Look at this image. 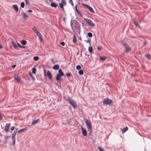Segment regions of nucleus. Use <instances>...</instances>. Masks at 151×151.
Listing matches in <instances>:
<instances>
[{
  "instance_id": "obj_1",
  "label": "nucleus",
  "mask_w": 151,
  "mask_h": 151,
  "mask_svg": "<svg viewBox=\"0 0 151 151\" xmlns=\"http://www.w3.org/2000/svg\"><path fill=\"white\" fill-rule=\"evenodd\" d=\"M72 30L80 33L81 32L80 27L77 21L75 20L71 23Z\"/></svg>"
},
{
  "instance_id": "obj_2",
  "label": "nucleus",
  "mask_w": 151,
  "mask_h": 151,
  "mask_svg": "<svg viewBox=\"0 0 151 151\" xmlns=\"http://www.w3.org/2000/svg\"><path fill=\"white\" fill-rule=\"evenodd\" d=\"M123 46L125 49V50L124 51V52H129L131 51V47L127 44L125 43H123Z\"/></svg>"
},
{
  "instance_id": "obj_3",
  "label": "nucleus",
  "mask_w": 151,
  "mask_h": 151,
  "mask_svg": "<svg viewBox=\"0 0 151 151\" xmlns=\"http://www.w3.org/2000/svg\"><path fill=\"white\" fill-rule=\"evenodd\" d=\"M68 100L73 107L75 108L77 107L76 103L74 100L70 97L68 98Z\"/></svg>"
},
{
  "instance_id": "obj_4",
  "label": "nucleus",
  "mask_w": 151,
  "mask_h": 151,
  "mask_svg": "<svg viewBox=\"0 0 151 151\" xmlns=\"http://www.w3.org/2000/svg\"><path fill=\"white\" fill-rule=\"evenodd\" d=\"M85 121L86 123L87 127L88 129V130H90L91 132L92 130V125L91 122L87 119H86Z\"/></svg>"
},
{
  "instance_id": "obj_5",
  "label": "nucleus",
  "mask_w": 151,
  "mask_h": 151,
  "mask_svg": "<svg viewBox=\"0 0 151 151\" xmlns=\"http://www.w3.org/2000/svg\"><path fill=\"white\" fill-rule=\"evenodd\" d=\"M112 101L108 99H105L103 101V103L104 104L111 105L112 103Z\"/></svg>"
},
{
  "instance_id": "obj_6",
  "label": "nucleus",
  "mask_w": 151,
  "mask_h": 151,
  "mask_svg": "<svg viewBox=\"0 0 151 151\" xmlns=\"http://www.w3.org/2000/svg\"><path fill=\"white\" fill-rule=\"evenodd\" d=\"M82 5L84 7L88 9L92 13H94V12L92 8L90 6H88L87 4H82Z\"/></svg>"
},
{
  "instance_id": "obj_7",
  "label": "nucleus",
  "mask_w": 151,
  "mask_h": 151,
  "mask_svg": "<svg viewBox=\"0 0 151 151\" xmlns=\"http://www.w3.org/2000/svg\"><path fill=\"white\" fill-rule=\"evenodd\" d=\"M84 19L90 26H94L93 22L90 19L87 18H84Z\"/></svg>"
},
{
  "instance_id": "obj_8",
  "label": "nucleus",
  "mask_w": 151,
  "mask_h": 151,
  "mask_svg": "<svg viewBox=\"0 0 151 151\" xmlns=\"http://www.w3.org/2000/svg\"><path fill=\"white\" fill-rule=\"evenodd\" d=\"M81 129L83 135L84 136H86L87 132L86 129L84 128L82 126H81Z\"/></svg>"
},
{
  "instance_id": "obj_9",
  "label": "nucleus",
  "mask_w": 151,
  "mask_h": 151,
  "mask_svg": "<svg viewBox=\"0 0 151 151\" xmlns=\"http://www.w3.org/2000/svg\"><path fill=\"white\" fill-rule=\"evenodd\" d=\"M10 126V123L6 124L4 129V131L5 132H7L8 131Z\"/></svg>"
},
{
  "instance_id": "obj_10",
  "label": "nucleus",
  "mask_w": 151,
  "mask_h": 151,
  "mask_svg": "<svg viewBox=\"0 0 151 151\" xmlns=\"http://www.w3.org/2000/svg\"><path fill=\"white\" fill-rule=\"evenodd\" d=\"M128 128L127 126H126L125 128H121V130L122 133H124L126 131L128 130Z\"/></svg>"
},
{
  "instance_id": "obj_11",
  "label": "nucleus",
  "mask_w": 151,
  "mask_h": 151,
  "mask_svg": "<svg viewBox=\"0 0 151 151\" xmlns=\"http://www.w3.org/2000/svg\"><path fill=\"white\" fill-rule=\"evenodd\" d=\"M37 36L39 37V39L40 40V42H42L43 41V39L42 37V35H41L40 34V33H39L37 34Z\"/></svg>"
},
{
  "instance_id": "obj_12",
  "label": "nucleus",
  "mask_w": 151,
  "mask_h": 151,
  "mask_svg": "<svg viewBox=\"0 0 151 151\" xmlns=\"http://www.w3.org/2000/svg\"><path fill=\"white\" fill-rule=\"evenodd\" d=\"M47 76H48L49 78L50 79H51L52 78V76L51 74L50 73V72L49 71L47 70Z\"/></svg>"
},
{
  "instance_id": "obj_13",
  "label": "nucleus",
  "mask_w": 151,
  "mask_h": 151,
  "mask_svg": "<svg viewBox=\"0 0 151 151\" xmlns=\"http://www.w3.org/2000/svg\"><path fill=\"white\" fill-rule=\"evenodd\" d=\"M32 29L33 31L37 35L39 33V32L38 31L37 28L35 27H33Z\"/></svg>"
},
{
  "instance_id": "obj_14",
  "label": "nucleus",
  "mask_w": 151,
  "mask_h": 151,
  "mask_svg": "<svg viewBox=\"0 0 151 151\" xmlns=\"http://www.w3.org/2000/svg\"><path fill=\"white\" fill-rule=\"evenodd\" d=\"M13 8L15 10L16 12H17L18 10V8L17 5H14L12 6Z\"/></svg>"
},
{
  "instance_id": "obj_15",
  "label": "nucleus",
  "mask_w": 151,
  "mask_h": 151,
  "mask_svg": "<svg viewBox=\"0 0 151 151\" xmlns=\"http://www.w3.org/2000/svg\"><path fill=\"white\" fill-rule=\"evenodd\" d=\"M40 119H38L37 120H34L32 122V125H34L35 124H36L40 121Z\"/></svg>"
},
{
  "instance_id": "obj_16",
  "label": "nucleus",
  "mask_w": 151,
  "mask_h": 151,
  "mask_svg": "<svg viewBox=\"0 0 151 151\" xmlns=\"http://www.w3.org/2000/svg\"><path fill=\"white\" fill-rule=\"evenodd\" d=\"M14 79L18 82H19L20 80V77H19L17 75H16L14 77Z\"/></svg>"
},
{
  "instance_id": "obj_17",
  "label": "nucleus",
  "mask_w": 151,
  "mask_h": 151,
  "mask_svg": "<svg viewBox=\"0 0 151 151\" xmlns=\"http://www.w3.org/2000/svg\"><path fill=\"white\" fill-rule=\"evenodd\" d=\"M58 74H59V75L61 76H63L64 75V73L61 69L59 70Z\"/></svg>"
},
{
  "instance_id": "obj_18",
  "label": "nucleus",
  "mask_w": 151,
  "mask_h": 151,
  "mask_svg": "<svg viewBox=\"0 0 151 151\" xmlns=\"http://www.w3.org/2000/svg\"><path fill=\"white\" fill-rule=\"evenodd\" d=\"M59 66L58 65H56L53 66V69L54 70H58L59 68Z\"/></svg>"
},
{
  "instance_id": "obj_19",
  "label": "nucleus",
  "mask_w": 151,
  "mask_h": 151,
  "mask_svg": "<svg viewBox=\"0 0 151 151\" xmlns=\"http://www.w3.org/2000/svg\"><path fill=\"white\" fill-rule=\"evenodd\" d=\"M12 46L14 47V49H17V45H16L15 43L14 42H13V41H12Z\"/></svg>"
},
{
  "instance_id": "obj_20",
  "label": "nucleus",
  "mask_w": 151,
  "mask_h": 151,
  "mask_svg": "<svg viewBox=\"0 0 151 151\" xmlns=\"http://www.w3.org/2000/svg\"><path fill=\"white\" fill-rule=\"evenodd\" d=\"M51 6L53 7L56 8L57 7V5L54 3H52L50 4Z\"/></svg>"
},
{
  "instance_id": "obj_21",
  "label": "nucleus",
  "mask_w": 151,
  "mask_h": 151,
  "mask_svg": "<svg viewBox=\"0 0 151 151\" xmlns=\"http://www.w3.org/2000/svg\"><path fill=\"white\" fill-rule=\"evenodd\" d=\"M17 132L15 131H14L13 134L12 135V139H13L14 138L15 139V136L16 135Z\"/></svg>"
},
{
  "instance_id": "obj_22",
  "label": "nucleus",
  "mask_w": 151,
  "mask_h": 151,
  "mask_svg": "<svg viewBox=\"0 0 151 151\" xmlns=\"http://www.w3.org/2000/svg\"><path fill=\"white\" fill-rule=\"evenodd\" d=\"M88 50L90 53H92L93 52V48L91 46H90L88 47Z\"/></svg>"
},
{
  "instance_id": "obj_23",
  "label": "nucleus",
  "mask_w": 151,
  "mask_h": 151,
  "mask_svg": "<svg viewBox=\"0 0 151 151\" xmlns=\"http://www.w3.org/2000/svg\"><path fill=\"white\" fill-rule=\"evenodd\" d=\"M73 42L74 43H76V36L74 34L73 36Z\"/></svg>"
},
{
  "instance_id": "obj_24",
  "label": "nucleus",
  "mask_w": 151,
  "mask_h": 151,
  "mask_svg": "<svg viewBox=\"0 0 151 151\" xmlns=\"http://www.w3.org/2000/svg\"><path fill=\"white\" fill-rule=\"evenodd\" d=\"M21 43L22 45H25L26 44L27 42L25 40H23L21 41Z\"/></svg>"
},
{
  "instance_id": "obj_25",
  "label": "nucleus",
  "mask_w": 151,
  "mask_h": 151,
  "mask_svg": "<svg viewBox=\"0 0 151 151\" xmlns=\"http://www.w3.org/2000/svg\"><path fill=\"white\" fill-rule=\"evenodd\" d=\"M134 24L136 26H138L140 28V26L138 25V23L137 22H136V20L135 19H134Z\"/></svg>"
},
{
  "instance_id": "obj_26",
  "label": "nucleus",
  "mask_w": 151,
  "mask_h": 151,
  "mask_svg": "<svg viewBox=\"0 0 151 151\" xmlns=\"http://www.w3.org/2000/svg\"><path fill=\"white\" fill-rule=\"evenodd\" d=\"M99 58L101 60L103 61L105 60L106 59V57L105 56H100Z\"/></svg>"
},
{
  "instance_id": "obj_27",
  "label": "nucleus",
  "mask_w": 151,
  "mask_h": 151,
  "mask_svg": "<svg viewBox=\"0 0 151 151\" xmlns=\"http://www.w3.org/2000/svg\"><path fill=\"white\" fill-rule=\"evenodd\" d=\"M22 14H23V17L24 18L26 19L28 17V16L24 12H23Z\"/></svg>"
},
{
  "instance_id": "obj_28",
  "label": "nucleus",
  "mask_w": 151,
  "mask_h": 151,
  "mask_svg": "<svg viewBox=\"0 0 151 151\" xmlns=\"http://www.w3.org/2000/svg\"><path fill=\"white\" fill-rule=\"evenodd\" d=\"M60 76H61L59 75V74H57V76L56 77V80L58 81L60 79Z\"/></svg>"
},
{
  "instance_id": "obj_29",
  "label": "nucleus",
  "mask_w": 151,
  "mask_h": 151,
  "mask_svg": "<svg viewBox=\"0 0 151 151\" xmlns=\"http://www.w3.org/2000/svg\"><path fill=\"white\" fill-rule=\"evenodd\" d=\"M59 6L61 8L63 9V10H64V8H63V3H59Z\"/></svg>"
},
{
  "instance_id": "obj_30",
  "label": "nucleus",
  "mask_w": 151,
  "mask_h": 151,
  "mask_svg": "<svg viewBox=\"0 0 151 151\" xmlns=\"http://www.w3.org/2000/svg\"><path fill=\"white\" fill-rule=\"evenodd\" d=\"M39 59V57L38 56H35L33 57V60H34L37 61Z\"/></svg>"
},
{
  "instance_id": "obj_31",
  "label": "nucleus",
  "mask_w": 151,
  "mask_h": 151,
  "mask_svg": "<svg viewBox=\"0 0 151 151\" xmlns=\"http://www.w3.org/2000/svg\"><path fill=\"white\" fill-rule=\"evenodd\" d=\"M27 130V128H24V129H20V130H19L18 132V133H19V132H22L24 131V130Z\"/></svg>"
},
{
  "instance_id": "obj_32",
  "label": "nucleus",
  "mask_w": 151,
  "mask_h": 151,
  "mask_svg": "<svg viewBox=\"0 0 151 151\" xmlns=\"http://www.w3.org/2000/svg\"><path fill=\"white\" fill-rule=\"evenodd\" d=\"M98 149H99L100 151H105L104 149L100 147H98Z\"/></svg>"
},
{
  "instance_id": "obj_33",
  "label": "nucleus",
  "mask_w": 151,
  "mask_h": 151,
  "mask_svg": "<svg viewBox=\"0 0 151 151\" xmlns=\"http://www.w3.org/2000/svg\"><path fill=\"white\" fill-rule=\"evenodd\" d=\"M145 56L149 60L150 59L151 56L150 54H147Z\"/></svg>"
},
{
  "instance_id": "obj_34",
  "label": "nucleus",
  "mask_w": 151,
  "mask_h": 151,
  "mask_svg": "<svg viewBox=\"0 0 151 151\" xmlns=\"http://www.w3.org/2000/svg\"><path fill=\"white\" fill-rule=\"evenodd\" d=\"M78 73L80 75H83V71L82 70H81L79 71Z\"/></svg>"
},
{
  "instance_id": "obj_35",
  "label": "nucleus",
  "mask_w": 151,
  "mask_h": 151,
  "mask_svg": "<svg viewBox=\"0 0 151 151\" xmlns=\"http://www.w3.org/2000/svg\"><path fill=\"white\" fill-rule=\"evenodd\" d=\"M36 69L35 68H33L32 69V73L33 74L35 73L36 72Z\"/></svg>"
},
{
  "instance_id": "obj_36",
  "label": "nucleus",
  "mask_w": 151,
  "mask_h": 151,
  "mask_svg": "<svg viewBox=\"0 0 151 151\" xmlns=\"http://www.w3.org/2000/svg\"><path fill=\"white\" fill-rule=\"evenodd\" d=\"M76 69L78 70H80L81 68V67L80 65H77L76 67Z\"/></svg>"
},
{
  "instance_id": "obj_37",
  "label": "nucleus",
  "mask_w": 151,
  "mask_h": 151,
  "mask_svg": "<svg viewBox=\"0 0 151 151\" xmlns=\"http://www.w3.org/2000/svg\"><path fill=\"white\" fill-rule=\"evenodd\" d=\"M61 3H63V4L64 5H65L66 4V2L65 1L62 0L61 1Z\"/></svg>"
},
{
  "instance_id": "obj_38",
  "label": "nucleus",
  "mask_w": 151,
  "mask_h": 151,
  "mask_svg": "<svg viewBox=\"0 0 151 151\" xmlns=\"http://www.w3.org/2000/svg\"><path fill=\"white\" fill-rule=\"evenodd\" d=\"M24 2H22L21 3V6L22 8H24Z\"/></svg>"
},
{
  "instance_id": "obj_39",
  "label": "nucleus",
  "mask_w": 151,
  "mask_h": 151,
  "mask_svg": "<svg viewBox=\"0 0 151 151\" xmlns=\"http://www.w3.org/2000/svg\"><path fill=\"white\" fill-rule=\"evenodd\" d=\"M88 36L90 37H91L92 36V34L91 32H88Z\"/></svg>"
},
{
  "instance_id": "obj_40",
  "label": "nucleus",
  "mask_w": 151,
  "mask_h": 151,
  "mask_svg": "<svg viewBox=\"0 0 151 151\" xmlns=\"http://www.w3.org/2000/svg\"><path fill=\"white\" fill-rule=\"evenodd\" d=\"M76 10L77 12L81 16V13L79 12V11H78V9H77V6H76Z\"/></svg>"
},
{
  "instance_id": "obj_41",
  "label": "nucleus",
  "mask_w": 151,
  "mask_h": 151,
  "mask_svg": "<svg viewBox=\"0 0 151 151\" xmlns=\"http://www.w3.org/2000/svg\"><path fill=\"white\" fill-rule=\"evenodd\" d=\"M101 48L102 47L101 46H97V49L99 50H101Z\"/></svg>"
},
{
  "instance_id": "obj_42",
  "label": "nucleus",
  "mask_w": 151,
  "mask_h": 151,
  "mask_svg": "<svg viewBox=\"0 0 151 151\" xmlns=\"http://www.w3.org/2000/svg\"><path fill=\"white\" fill-rule=\"evenodd\" d=\"M60 44L63 46L65 45V43L64 42H60Z\"/></svg>"
},
{
  "instance_id": "obj_43",
  "label": "nucleus",
  "mask_w": 151,
  "mask_h": 151,
  "mask_svg": "<svg viewBox=\"0 0 151 151\" xmlns=\"http://www.w3.org/2000/svg\"><path fill=\"white\" fill-rule=\"evenodd\" d=\"M13 141V144L14 145L15 143V139L14 138V139H12Z\"/></svg>"
},
{
  "instance_id": "obj_44",
  "label": "nucleus",
  "mask_w": 151,
  "mask_h": 151,
  "mask_svg": "<svg viewBox=\"0 0 151 151\" xmlns=\"http://www.w3.org/2000/svg\"><path fill=\"white\" fill-rule=\"evenodd\" d=\"M70 2L72 5V6H73V1L72 0H70Z\"/></svg>"
},
{
  "instance_id": "obj_45",
  "label": "nucleus",
  "mask_w": 151,
  "mask_h": 151,
  "mask_svg": "<svg viewBox=\"0 0 151 151\" xmlns=\"http://www.w3.org/2000/svg\"><path fill=\"white\" fill-rule=\"evenodd\" d=\"M66 76L68 77V76H71V74L70 73H66Z\"/></svg>"
},
{
  "instance_id": "obj_46",
  "label": "nucleus",
  "mask_w": 151,
  "mask_h": 151,
  "mask_svg": "<svg viewBox=\"0 0 151 151\" xmlns=\"http://www.w3.org/2000/svg\"><path fill=\"white\" fill-rule=\"evenodd\" d=\"M15 128V127H14V126H12V127L11 128V129L12 130H13Z\"/></svg>"
},
{
  "instance_id": "obj_47",
  "label": "nucleus",
  "mask_w": 151,
  "mask_h": 151,
  "mask_svg": "<svg viewBox=\"0 0 151 151\" xmlns=\"http://www.w3.org/2000/svg\"><path fill=\"white\" fill-rule=\"evenodd\" d=\"M25 1L26 3L27 4H28V0H24Z\"/></svg>"
},
{
  "instance_id": "obj_48",
  "label": "nucleus",
  "mask_w": 151,
  "mask_h": 151,
  "mask_svg": "<svg viewBox=\"0 0 151 151\" xmlns=\"http://www.w3.org/2000/svg\"><path fill=\"white\" fill-rule=\"evenodd\" d=\"M2 119V117L1 116V114L0 113V120H1Z\"/></svg>"
},
{
  "instance_id": "obj_49",
  "label": "nucleus",
  "mask_w": 151,
  "mask_h": 151,
  "mask_svg": "<svg viewBox=\"0 0 151 151\" xmlns=\"http://www.w3.org/2000/svg\"><path fill=\"white\" fill-rule=\"evenodd\" d=\"M28 12L29 13H31L32 12V11L31 10L29 9L28 10Z\"/></svg>"
},
{
  "instance_id": "obj_50",
  "label": "nucleus",
  "mask_w": 151,
  "mask_h": 151,
  "mask_svg": "<svg viewBox=\"0 0 151 151\" xmlns=\"http://www.w3.org/2000/svg\"><path fill=\"white\" fill-rule=\"evenodd\" d=\"M16 66V65H12V67L13 68H14Z\"/></svg>"
},
{
  "instance_id": "obj_51",
  "label": "nucleus",
  "mask_w": 151,
  "mask_h": 151,
  "mask_svg": "<svg viewBox=\"0 0 151 151\" xmlns=\"http://www.w3.org/2000/svg\"><path fill=\"white\" fill-rule=\"evenodd\" d=\"M17 45L19 47H21V45L19 44L18 43Z\"/></svg>"
},
{
  "instance_id": "obj_52",
  "label": "nucleus",
  "mask_w": 151,
  "mask_h": 151,
  "mask_svg": "<svg viewBox=\"0 0 151 151\" xmlns=\"http://www.w3.org/2000/svg\"><path fill=\"white\" fill-rule=\"evenodd\" d=\"M2 48V46L1 45H0V49H1Z\"/></svg>"
},
{
  "instance_id": "obj_53",
  "label": "nucleus",
  "mask_w": 151,
  "mask_h": 151,
  "mask_svg": "<svg viewBox=\"0 0 151 151\" xmlns=\"http://www.w3.org/2000/svg\"><path fill=\"white\" fill-rule=\"evenodd\" d=\"M51 61H52V62L53 63H54L53 62V59H51Z\"/></svg>"
},
{
  "instance_id": "obj_54",
  "label": "nucleus",
  "mask_w": 151,
  "mask_h": 151,
  "mask_svg": "<svg viewBox=\"0 0 151 151\" xmlns=\"http://www.w3.org/2000/svg\"><path fill=\"white\" fill-rule=\"evenodd\" d=\"M63 20L64 21H65V17H64L63 18Z\"/></svg>"
},
{
  "instance_id": "obj_55",
  "label": "nucleus",
  "mask_w": 151,
  "mask_h": 151,
  "mask_svg": "<svg viewBox=\"0 0 151 151\" xmlns=\"http://www.w3.org/2000/svg\"><path fill=\"white\" fill-rule=\"evenodd\" d=\"M88 42H90V40H89V41H88Z\"/></svg>"
}]
</instances>
